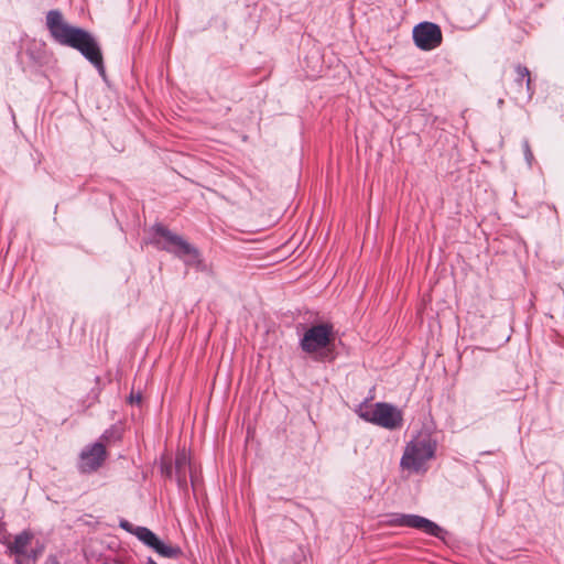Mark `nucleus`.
<instances>
[{"mask_svg":"<svg viewBox=\"0 0 564 564\" xmlns=\"http://www.w3.org/2000/svg\"><path fill=\"white\" fill-rule=\"evenodd\" d=\"M46 26L55 42L79 51L98 69L101 76L105 75L100 47L89 32L70 25L58 10L47 12Z\"/></svg>","mask_w":564,"mask_h":564,"instance_id":"nucleus-1","label":"nucleus"},{"mask_svg":"<svg viewBox=\"0 0 564 564\" xmlns=\"http://www.w3.org/2000/svg\"><path fill=\"white\" fill-rule=\"evenodd\" d=\"M437 441L427 430L415 434L406 444L400 459V467L413 474H424L435 457Z\"/></svg>","mask_w":564,"mask_h":564,"instance_id":"nucleus-2","label":"nucleus"},{"mask_svg":"<svg viewBox=\"0 0 564 564\" xmlns=\"http://www.w3.org/2000/svg\"><path fill=\"white\" fill-rule=\"evenodd\" d=\"M334 328L329 323H321L307 327L300 339L301 349L314 356L316 360H326L332 352Z\"/></svg>","mask_w":564,"mask_h":564,"instance_id":"nucleus-3","label":"nucleus"},{"mask_svg":"<svg viewBox=\"0 0 564 564\" xmlns=\"http://www.w3.org/2000/svg\"><path fill=\"white\" fill-rule=\"evenodd\" d=\"M152 230L155 235L162 237L165 240L164 245H161L159 240L152 241L156 245L158 248L174 253L187 265L199 263L198 250L189 245L185 239H183V237L172 232L161 224L154 225Z\"/></svg>","mask_w":564,"mask_h":564,"instance_id":"nucleus-4","label":"nucleus"},{"mask_svg":"<svg viewBox=\"0 0 564 564\" xmlns=\"http://www.w3.org/2000/svg\"><path fill=\"white\" fill-rule=\"evenodd\" d=\"M360 417L365 421L388 430H395L402 425V413L389 403H376L371 408L360 410Z\"/></svg>","mask_w":564,"mask_h":564,"instance_id":"nucleus-5","label":"nucleus"},{"mask_svg":"<svg viewBox=\"0 0 564 564\" xmlns=\"http://www.w3.org/2000/svg\"><path fill=\"white\" fill-rule=\"evenodd\" d=\"M386 524L391 527H408L423 531L424 533L435 536V538H444L446 533L443 528H441L435 522L417 516V514H405V513H389L386 516Z\"/></svg>","mask_w":564,"mask_h":564,"instance_id":"nucleus-6","label":"nucleus"},{"mask_svg":"<svg viewBox=\"0 0 564 564\" xmlns=\"http://www.w3.org/2000/svg\"><path fill=\"white\" fill-rule=\"evenodd\" d=\"M415 45L423 51H431L442 43V31L432 22H422L413 29Z\"/></svg>","mask_w":564,"mask_h":564,"instance_id":"nucleus-7","label":"nucleus"},{"mask_svg":"<svg viewBox=\"0 0 564 564\" xmlns=\"http://www.w3.org/2000/svg\"><path fill=\"white\" fill-rule=\"evenodd\" d=\"M3 531V524L0 522V541L3 543H7L8 545V552L11 555H15V563L17 564H23L22 557H29L32 560H35L37 557V552L35 551H28V547L31 543V540L33 538V534L29 531H23L20 534H18L12 542H8L6 540V534Z\"/></svg>","mask_w":564,"mask_h":564,"instance_id":"nucleus-8","label":"nucleus"},{"mask_svg":"<svg viewBox=\"0 0 564 564\" xmlns=\"http://www.w3.org/2000/svg\"><path fill=\"white\" fill-rule=\"evenodd\" d=\"M106 458V449L101 443L86 446L79 456L78 468L82 473L89 474L97 470Z\"/></svg>","mask_w":564,"mask_h":564,"instance_id":"nucleus-9","label":"nucleus"},{"mask_svg":"<svg viewBox=\"0 0 564 564\" xmlns=\"http://www.w3.org/2000/svg\"><path fill=\"white\" fill-rule=\"evenodd\" d=\"M187 473L192 475L191 459L185 449H183L175 457V476L180 488L187 486Z\"/></svg>","mask_w":564,"mask_h":564,"instance_id":"nucleus-10","label":"nucleus"},{"mask_svg":"<svg viewBox=\"0 0 564 564\" xmlns=\"http://www.w3.org/2000/svg\"><path fill=\"white\" fill-rule=\"evenodd\" d=\"M154 552H156L159 555L166 557V558H173L176 557L181 550L177 546H173L171 544H166L162 540L158 539L156 542L151 547Z\"/></svg>","mask_w":564,"mask_h":564,"instance_id":"nucleus-11","label":"nucleus"},{"mask_svg":"<svg viewBox=\"0 0 564 564\" xmlns=\"http://www.w3.org/2000/svg\"><path fill=\"white\" fill-rule=\"evenodd\" d=\"M135 536L148 547H152L159 539L150 529L145 527H138Z\"/></svg>","mask_w":564,"mask_h":564,"instance_id":"nucleus-12","label":"nucleus"},{"mask_svg":"<svg viewBox=\"0 0 564 564\" xmlns=\"http://www.w3.org/2000/svg\"><path fill=\"white\" fill-rule=\"evenodd\" d=\"M516 73H517V79L516 82L521 85L522 82L525 79L527 80V88L528 90L530 91L531 89V78H530V72L529 69L525 67V66H522V65H518L516 67Z\"/></svg>","mask_w":564,"mask_h":564,"instance_id":"nucleus-13","label":"nucleus"},{"mask_svg":"<svg viewBox=\"0 0 564 564\" xmlns=\"http://www.w3.org/2000/svg\"><path fill=\"white\" fill-rule=\"evenodd\" d=\"M522 148H523L525 161H527L528 165L531 166L534 158H533V153L531 151L528 140L523 141Z\"/></svg>","mask_w":564,"mask_h":564,"instance_id":"nucleus-14","label":"nucleus"},{"mask_svg":"<svg viewBox=\"0 0 564 564\" xmlns=\"http://www.w3.org/2000/svg\"><path fill=\"white\" fill-rule=\"evenodd\" d=\"M120 527L126 530L127 532H130L132 533L133 535H135V532H137V529L138 527L137 525H133L132 523H130L129 521L127 520H122L120 522Z\"/></svg>","mask_w":564,"mask_h":564,"instance_id":"nucleus-15","label":"nucleus"},{"mask_svg":"<svg viewBox=\"0 0 564 564\" xmlns=\"http://www.w3.org/2000/svg\"><path fill=\"white\" fill-rule=\"evenodd\" d=\"M130 403L139 404L141 402V394H131L129 398Z\"/></svg>","mask_w":564,"mask_h":564,"instance_id":"nucleus-16","label":"nucleus"},{"mask_svg":"<svg viewBox=\"0 0 564 564\" xmlns=\"http://www.w3.org/2000/svg\"><path fill=\"white\" fill-rule=\"evenodd\" d=\"M163 473H164L166 476L171 477V476H172V467H171V466H164V467H163Z\"/></svg>","mask_w":564,"mask_h":564,"instance_id":"nucleus-17","label":"nucleus"},{"mask_svg":"<svg viewBox=\"0 0 564 564\" xmlns=\"http://www.w3.org/2000/svg\"><path fill=\"white\" fill-rule=\"evenodd\" d=\"M148 564H156L151 557L148 560Z\"/></svg>","mask_w":564,"mask_h":564,"instance_id":"nucleus-18","label":"nucleus"}]
</instances>
